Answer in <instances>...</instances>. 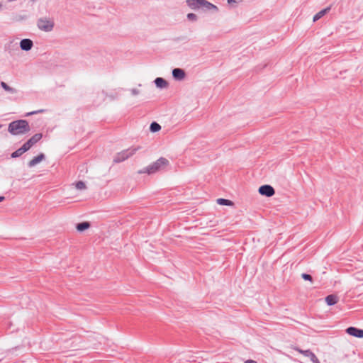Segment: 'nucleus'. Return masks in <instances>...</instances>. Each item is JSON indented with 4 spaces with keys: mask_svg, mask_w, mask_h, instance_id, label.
<instances>
[{
    "mask_svg": "<svg viewBox=\"0 0 363 363\" xmlns=\"http://www.w3.org/2000/svg\"><path fill=\"white\" fill-rule=\"evenodd\" d=\"M8 131L13 135H23L30 131V126L27 121L18 120L9 123Z\"/></svg>",
    "mask_w": 363,
    "mask_h": 363,
    "instance_id": "nucleus-1",
    "label": "nucleus"
},
{
    "mask_svg": "<svg viewBox=\"0 0 363 363\" xmlns=\"http://www.w3.org/2000/svg\"><path fill=\"white\" fill-rule=\"evenodd\" d=\"M169 164V161L164 157H160L156 162L150 164L147 167L139 170L138 174H145L147 173L148 174H154L159 170L164 169Z\"/></svg>",
    "mask_w": 363,
    "mask_h": 363,
    "instance_id": "nucleus-2",
    "label": "nucleus"
},
{
    "mask_svg": "<svg viewBox=\"0 0 363 363\" xmlns=\"http://www.w3.org/2000/svg\"><path fill=\"white\" fill-rule=\"evenodd\" d=\"M55 26L54 20L50 17H41L37 21V27L44 32H50Z\"/></svg>",
    "mask_w": 363,
    "mask_h": 363,
    "instance_id": "nucleus-3",
    "label": "nucleus"
},
{
    "mask_svg": "<svg viewBox=\"0 0 363 363\" xmlns=\"http://www.w3.org/2000/svg\"><path fill=\"white\" fill-rule=\"evenodd\" d=\"M139 147H130L117 153L113 158V162L119 163L128 159L129 157L135 155V152L139 150Z\"/></svg>",
    "mask_w": 363,
    "mask_h": 363,
    "instance_id": "nucleus-4",
    "label": "nucleus"
},
{
    "mask_svg": "<svg viewBox=\"0 0 363 363\" xmlns=\"http://www.w3.org/2000/svg\"><path fill=\"white\" fill-rule=\"evenodd\" d=\"M259 193L266 196H272L274 194L275 191L272 186L269 185H263L259 188Z\"/></svg>",
    "mask_w": 363,
    "mask_h": 363,
    "instance_id": "nucleus-5",
    "label": "nucleus"
},
{
    "mask_svg": "<svg viewBox=\"0 0 363 363\" xmlns=\"http://www.w3.org/2000/svg\"><path fill=\"white\" fill-rule=\"evenodd\" d=\"M43 137L41 133H36L33 135L24 145L27 147L28 150L34 145L36 143H38Z\"/></svg>",
    "mask_w": 363,
    "mask_h": 363,
    "instance_id": "nucleus-6",
    "label": "nucleus"
},
{
    "mask_svg": "<svg viewBox=\"0 0 363 363\" xmlns=\"http://www.w3.org/2000/svg\"><path fill=\"white\" fill-rule=\"evenodd\" d=\"M33 43L30 39L25 38L21 40L20 48L22 50L29 51L32 49Z\"/></svg>",
    "mask_w": 363,
    "mask_h": 363,
    "instance_id": "nucleus-7",
    "label": "nucleus"
},
{
    "mask_svg": "<svg viewBox=\"0 0 363 363\" xmlns=\"http://www.w3.org/2000/svg\"><path fill=\"white\" fill-rule=\"evenodd\" d=\"M296 350L299 353L303 354L304 356L309 357L313 363H319L318 358L316 357L315 354L313 352H312L311 350H303L301 349H296Z\"/></svg>",
    "mask_w": 363,
    "mask_h": 363,
    "instance_id": "nucleus-8",
    "label": "nucleus"
},
{
    "mask_svg": "<svg viewBox=\"0 0 363 363\" xmlns=\"http://www.w3.org/2000/svg\"><path fill=\"white\" fill-rule=\"evenodd\" d=\"M346 331L349 335H350L352 336L360 337V338L363 337V330L358 329L354 327H350L347 329Z\"/></svg>",
    "mask_w": 363,
    "mask_h": 363,
    "instance_id": "nucleus-9",
    "label": "nucleus"
},
{
    "mask_svg": "<svg viewBox=\"0 0 363 363\" xmlns=\"http://www.w3.org/2000/svg\"><path fill=\"white\" fill-rule=\"evenodd\" d=\"M185 72L180 68H174L172 70V76L177 80H182L185 78Z\"/></svg>",
    "mask_w": 363,
    "mask_h": 363,
    "instance_id": "nucleus-10",
    "label": "nucleus"
},
{
    "mask_svg": "<svg viewBox=\"0 0 363 363\" xmlns=\"http://www.w3.org/2000/svg\"><path fill=\"white\" fill-rule=\"evenodd\" d=\"M203 0H187L186 4L191 9H201Z\"/></svg>",
    "mask_w": 363,
    "mask_h": 363,
    "instance_id": "nucleus-11",
    "label": "nucleus"
},
{
    "mask_svg": "<svg viewBox=\"0 0 363 363\" xmlns=\"http://www.w3.org/2000/svg\"><path fill=\"white\" fill-rule=\"evenodd\" d=\"M45 159L44 154L41 153L39 155L33 157L29 162L28 166L30 167H33L35 166L37 164L40 163L41 161H43Z\"/></svg>",
    "mask_w": 363,
    "mask_h": 363,
    "instance_id": "nucleus-12",
    "label": "nucleus"
},
{
    "mask_svg": "<svg viewBox=\"0 0 363 363\" xmlns=\"http://www.w3.org/2000/svg\"><path fill=\"white\" fill-rule=\"evenodd\" d=\"M201 9H203L206 11L213 10L215 11H217L218 10L216 6L213 5V4L208 2L206 0H203Z\"/></svg>",
    "mask_w": 363,
    "mask_h": 363,
    "instance_id": "nucleus-13",
    "label": "nucleus"
},
{
    "mask_svg": "<svg viewBox=\"0 0 363 363\" xmlns=\"http://www.w3.org/2000/svg\"><path fill=\"white\" fill-rule=\"evenodd\" d=\"M28 149L27 148V147L23 144V146L20 148H18L17 150L14 151L12 154H11V157L12 158H16V157H20L21 155H22L24 152H26V151H28Z\"/></svg>",
    "mask_w": 363,
    "mask_h": 363,
    "instance_id": "nucleus-14",
    "label": "nucleus"
},
{
    "mask_svg": "<svg viewBox=\"0 0 363 363\" xmlns=\"http://www.w3.org/2000/svg\"><path fill=\"white\" fill-rule=\"evenodd\" d=\"M325 301L328 306L335 305L338 301L337 296L331 294L325 297Z\"/></svg>",
    "mask_w": 363,
    "mask_h": 363,
    "instance_id": "nucleus-15",
    "label": "nucleus"
},
{
    "mask_svg": "<svg viewBox=\"0 0 363 363\" xmlns=\"http://www.w3.org/2000/svg\"><path fill=\"white\" fill-rule=\"evenodd\" d=\"M155 84L157 86V87L160 89L165 88L168 85L167 81L161 77L156 78L155 80Z\"/></svg>",
    "mask_w": 363,
    "mask_h": 363,
    "instance_id": "nucleus-16",
    "label": "nucleus"
},
{
    "mask_svg": "<svg viewBox=\"0 0 363 363\" xmlns=\"http://www.w3.org/2000/svg\"><path fill=\"white\" fill-rule=\"evenodd\" d=\"M330 8L328 7L326 9H324L319 12H318L314 16H313V21H317L320 18H321L324 15H325L329 11Z\"/></svg>",
    "mask_w": 363,
    "mask_h": 363,
    "instance_id": "nucleus-17",
    "label": "nucleus"
},
{
    "mask_svg": "<svg viewBox=\"0 0 363 363\" xmlns=\"http://www.w3.org/2000/svg\"><path fill=\"white\" fill-rule=\"evenodd\" d=\"M160 129H161V125L159 123H157V122H152L150 124V130L152 133H156V132L160 130Z\"/></svg>",
    "mask_w": 363,
    "mask_h": 363,
    "instance_id": "nucleus-18",
    "label": "nucleus"
},
{
    "mask_svg": "<svg viewBox=\"0 0 363 363\" xmlns=\"http://www.w3.org/2000/svg\"><path fill=\"white\" fill-rule=\"evenodd\" d=\"M1 87L6 91H9L10 93H16V89L12 88V87H10L6 83H5L4 82H1Z\"/></svg>",
    "mask_w": 363,
    "mask_h": 363,
    "instance_id": "nucleus-19",
    "label": "nucleus"
},
{
    "mask_svg": "<svg viewBox=\"0 0 363 363\" xmlns=\"http://www.w3.org/2000/svg\"><path fill=\"white\" fill-rule=\"evenodd\" d=\"M89 227V223L88 222H83L77 224V229L79 231H83L87 229Z\"/></svg>",
    "mask_w": 363,
    "mask_h": 363,
    "instance_id": "nucleus-20",
    "label": "nucleus"
},
{
    "mask_svg": "<svg viewBox=\"0 0 363 363\" xmlns=\"http://www.w3.org/2000/svg\"><path fill=\"white\" fill-rule=\"evenodd\" d=\"M217 203L220 205L230 206L232 205V201L225 199H218Z\"/></svg>",
    "mask_w": 363,
    "mask_h": 363,
    "instance_id": "nucleus-21",
    "label": "nucleus"
},
{
    "mask_svg": "<svg viewBox=\"0 0 363 363\" xmlns=\"http://www.w3.org/2000/svg\"><path fill=\"white\" fill-rule=\"evenodd\" d=\"M75 187L78 190H83L86 189V184L82 181H79L75 183Z\"/></svg>",
    "mask_w": 363,
    "mask_h": 363,
    "instance_id": "nucleus-22",
    "label": "nucleus"
},
{
    "mask_svg": "<svg viewBox=\"0 0 363 363\" xmlns=\"http://www.w3.org/2000/svg\"><path fill=\"white\" fill-rule=\"evenodd\" d=\"M187 18L191 21H196L197 20V16L193 13H190L187 14Z\"/></svg>",
    "mask_w": 363,
    "mask_h": 363,
    "instance_id": "nucleus-23",
    "label": "nucleus"
},
{
    "mask_svg": "<svg viewBox=\"0 0 363 363\" xmlns=\"http://www.w3.org/2000/svg\"><path fill=\"white\" fill-rule=\"evenodd\" d=\"M301 277L304 280L310 281L311 282L313 281V278H312V277L310 274L303 273V274H301Z\"/></svg>",
    "mask_w": 363,
    "mask_h": 363,
    "instance_id": "nucleus-24",
    "label": "nucleus"
},
{
    "mask_svg": "<svg viewBox=\"0 0 363 363\" xmlns=\"http://www.w3.org/2000/svg\"><path fill=\"white\" fill-rule=\"evenodd\" d=\"M241 2H242V0H228V3L230 5H233V4H239Z\"/></svg>",
    "mask_w": 363,
    "mask_h": 363,
    "instance_id": "nucleus-25",
    "label": "nucleus"
},
{
    "mask_svg": "<svg viewBox=\"0 0 363 363\" xmlns=\"http://www.w3.org/2000/svg\"><path fill=\"white\" fill-rule=\"evenodd\" d=\"M130 91H131L132 95H134V96L138 95L140 92L139 90L137 89H132L130 90Z\"/></svg>",
    "mask_w": 363,
    "mask_h": 363,
    "instance_id": "nucleus-26",
    "label": "nucleus"
},
{
    "mask_svg": "<svg viewBox=\"0 0 363 363\" xmlns=\"http://www.w3.org/2000/svg\"><path fill=\"white\" fill-rule=\"evenodd\" d=\"M41 112H43V110H38V111H33V112L28 113L27 115L30 116V115H33V114H36V113H41Z\"/></svg>",
    "mask_w": 363,
    "mask_h": 363,
    "instance_id": "nucleus-27",
    "label": "nucleus"
},
{
    "mask_svg": "<svg viewBox=\"0 0 363 363\" xmlns=\"http://www.w3.org/2000/svg\"><path fill=\"white\" fill-rule=\"evenodd\" d=\"M245 363H257V362H255L254 360L249 359V360L245 361Z\"/></svg>",
    "mask_w": 363,
    "mask_h": 363,
    "instance_id": "nucleus-28",
    "label": "nucleus"
},
{
    "mask_svg": "<svg viewBox=\"0 0 363 363\" xmlns=\"http://www.w3.org/2000/svg\"><path fill=\"white\" fill-rule=\"evenodd\" d=\"M4 199V196H0V202L3 201Z\"/></svg>",
    "mask_w": 363,
    "mask_h": 363,
    "instance_id": "nucleus-29",
    "label": "nucleus"
},
{
    "mask_svg": "<svg viewBox=\"0 0 363 363\" xmlns=\"http://www.w3.org/2000/svg\"><path fill=\"white\" fill-rule=\"evenodd\" d=\"M2 9V4L0 2V10Z\"/></svg>",
    "mask_w": 363,
    "mask_h": 363,
    "instance_id": "nucleus-30",
    "label": "nucleus"
},
{
    "mask_svg": "<svg viewBox=\"0 0 363 363\" xmlns=\"http://www.w3.org/2000/svg\"><path fill=\"white\" fill-rule=\"evenodd\" d=\"M2 125H0V128H1Z\"/></svg>",
    "mask_w": 363,
    "mask_h": 363,
    "instance_id": "nucleus-31",
    "label": "nucleus"
}]
</instances>
